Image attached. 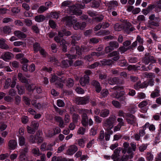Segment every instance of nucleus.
I'll return each instance as SVG.
<instances>
[{"instance_id":"1","label":"nucleus","mask_w":161,"mask_h":161,"mask_svg":"<svg viewBox=\"0 0 161 161\" xmlns=\"http://www.w3.org/2000/svg\"><path fill=\"white\" fill-rule=\"evenodd\" d=\"M123 148L122 149V152L124 154H125L126 152L129 155H123L121 158L120 160L122 161H126L129 159H131L133 157V151H135L136 148V143L135 142H131L130 143V146L128 142H125L123 144Z\"/></svg>"},{"instance_id":"2","label":"nucleus","mask_w":161,"mask_h":161,"mask_svg":"<svg viewBox=\"0 0 161 161\" xmlns=\"http://www.w3.org/2000/svg\"><path fill=\"white\" fill-rule=\"evenodd\" d=\"M116 118L115 116H114L106 119L103 123V126L108 130H111L113 127V124L116 120Z\"/></svg>"},{"instance_id":"3","label":"nucleus","mask_w":161,"mask_h":161,"mask_svg":"<svg viewBox=\"0 0 161 161\" xmlns=\"http://www.w3.org/2000/svg\"><path fill=\"white\" fill-rule=\"evenodd\" d=\"M66 10L67 13L71 14H75L79 15L81 14L82 13L81 11L77 8L75 5L72 6L70 5L68 8H67V9H66Z\"/></svg>"},{"instance_id":"4","label":"nucleus","mask_w":161,"mask_h":161,"mask_svg":"<svg viewBox=\"0 0 161 161\" xmlns=\"http://www.w3.org/2000/svg\"><path fill=\"white\" fill-rule=\"evenodd\" d=\"M142 61L143 63L146 64H147L149 63H154L156 62V60L154 58L150 55L149 53H146L144 56L142 58Z\"/></svg>"},{"instance_id":"5","label":"nucleus","mask_w":161,"mask_h":161,"mask_svg":"<svg viewBox=\"0 0 161 161\" xmlns=\"http://www.w3.org/2000/svg\"><path fill=\"white\" fill-rule=\"evenodd\" d=\"M89 99L88 97H77L75 102L77 105H85L88 103Z\"/></svg>"},{"instance_id":"6","label":"nucleus","mask_w":161,"mask_h":161,"mask_svg":"<svg viewBox=\"0 0 161 161\" xmlns=\"http://www.w3.org/2000/svg\"><path fill=\"white\" fill-rule=\"evenodd\" d=\"M125 119L129 124L134 125L136 123V119L133 115L127 113L126 114Z\"/></svg>"},{"instance_id":"7","label":"nucleus","mask_w":161,"mask_h":161,"mask_svg":"<svg viewBox=\"0 0 161 161\" xmlns=\"http://www.w3.org/2000/svg\"><path fill=\"white\" fill-rule=\"evenodd\" d=\"M87 49L86 47H81V48L78 46H75L74 47H72L70 50V52L72 53V51H74L76 50V53L78 55H80L83 54H84L85 52V51Z\"/></svg>"},{"instance_id":"8","label":"nucleus","mask_w":161,"mask_h":161,"mask_svg":"<svg viewBox=\"0 0 161 161\" xmlns=\"http://www.w3.org/2000/svg\"><path fill=\"white\" fill-rule=\"evenodd\" d=\"M63 20L65 22L66 25L71 26L77 21V19L73 18L71 16H68L64 17Z\"/></svg>"},{"instance_id":"9","label":"nucleus","mask_w":161,"mask_h":161,"mask_svg":"<svg viewBox=\"0 0 161 161\" xmlns=\"http://www.w3.org/2000/svg\"><path fill=\"white\" fill-rule=\"evenodd\" d=\"M120 147L114 150V154L112 156V158L114 161H119V154L121 150L122 151V149Z\"/></svg>"},{"instance_id":"10","label":"nucleus","mask_w":161,"mask_h":161,"mask_svg":"<svg viewBox=\"0 0 161 161\" xmlns=\"http://www.w3.org/2000/svg\"><path fill=\"white\" fill-rule=\"evenodd\" d=\"M72 38V40L71 42V45L73 47L75 46V44L77 43L76 41L80 40L82 37V35L81 34H74V35L71 36Z\"/></svg>"},{"instance_id":"11","label":"nucleus","mask_w":161,"mask_h":161,"mask_svg":"<svg viewBox=\"0 0 161 161\" xmlns=\"http://www.w3.org/2000/svg\"><path fill=\"white\" fill-rule=\"evenodd\" d=\"M14 57L13 54L9 52H6L3 53L1 56V58L5 61H7L12 59Z\"/></svg>"},{"instance_id":"12","label":"nucleus","mask_w":161,"mask_h":161,"mask_svg":"<svg viewBox=\"0 0 161 161\" xmlns=\"http://www.w3.org/2000/svg\"><path fill=\"white\" fill-rule=\"evenodd\" d=\"M108 57H113L112 58L114 61H117L120 58L119 53L118 51H115L108 54Z\"/></svg>"},{"instance_id":"13","label":"nucleus","mask_w":161,"mask_h":161,"mask_svg":"<svg viewBox=\"0 0 161 161\" xmlns=\"http://www.w3.org/2000/svg\"><path fill=\"white\" fill-rule=\"evenodd\" d=\"M80 85L82 86H84L89 82V77L87 75H84L81 77L80 80Z\"/></svg>"},{"instance_id":"14","label":"nucleus","mask_w":161,"mask_h":161,"mask_svg":"<svg viewBox=\"0 0 161 161\" xmlns=\"http://www.w3.org/2000/svg\"><path fill=\"white\" fill-rule=\"evenodd\" d=\"M78 150L77 147L74 145L70 146L68 148L66 154L68 155H72L75 153Z\"/></svg>"},{"instance_id":"15","label":"nucleus","mask_w":161,"mask_h":161,"mask_svg":"<svg viewBox=\"0 0 161 161\" xmlns=\"http://www.w3.org/2000/svg\"><path fill=\"white\" fill-rule=\"evenodd\" d=\"M124 92L123 91L121 92L119 94V96L117 97V99L123 104L125 105L126 103V97L124 96Z\"/></svg>"},{"instance_id":"16","label":"nucleus","mask_w":161,"mask_h":161,"mask_svg":"<svg viewBox=\"0 0 161 161\" xmlns=\"http://www.w3.org/2000/svg\"><path fill=\"white\" fill-rule=\"evenodd\" d=\"M91 84L95 87L96 91L97 92L99 93L101 91L102 88L99 83L98 81L95 80H93Z\"/></svg>"},{"instance_id":"17","label":"nucleus","mask_w":161,"mask_h":161,"mask_svg":"<svg viewBox=\"0 0 161 161\" xmlns=\"http://www.w3.org/2000/svg\"><path fill=\"white\" fill-rule=\"evenodd\" d=\"M14 33L15 36L19 39L25 38L26 37V35L20 31H15Z\"/></svg>"},{"instance_id":"18","label":"nucleus","mask_w":161,"mask_h":161,"mask_svg":"<svg viewBox=\"0 0 161 161\" xmlns=\"http://www.w3.org/2000/svg\"><path fill=\"white\" fill-rule=\"evenodd\" d=\"M81 123L82 125L84 127H86L88 125V117L87 115L81 116Z\"/></svg>"},{"instance_id":"19","label":"nucleus","mask_w":161,"mask_h":161,"mask_svg":"<svg viewBox=\"0 0 161 161\" xmlns=\"http://www.w3.org/2000/svg\"><path fill=\"white\" fill-rule=\"evenodd\" d=\"M8 146L10 149H14L17 146V142L14 140H11L8 142Z\"/></svg>"},{"instance_id":"20","label":"nucleus","mask_w":161,"mask_h":161,"mask_svg":"<svg viewBox=\"0 0 161 161\" xmlns=\"http://www.w3.org/2000/svg\"><path fill=\"white\" fill-rule=\"evenodd\" d=\"M53 132L51 133H48V136L50 137H51L53 136L60 133L61 131L60 129L58 127L54 128L53 129Z\"/></svg>"},{"instance_id":"21","label":"nucleus","mask_w":161,"mask_h":161,"mask_svg":"<svg viewBox=\"0 0 161 161\" xmlns=\"http://www.w3.org/2000/svg\"><path fill=\"white\" fill-rule=\"evenodd\" d=\"M108 83L110 85L118 84L119 83V79L118 77H115L113 78H109L108 80Z\"/></svg>"},{"instance_id":"22","label":"nucleus","mask_w":161,"mask_h":161,"mask_svg":"<svg viewBox=\"0 0 161 161\" xmlns=\"http://www.w3.org/2000/svg\"><path fill=\"white\" fill-rule=\"evenodd\" d=\"M125 27V22L122 24L116 23L114 26V30L117 31H119L124 29Z\"/></svg>"},{"instance_id":"23","label":"nucleus","mask_w":161,"mask_h":161,"mask_svg":"<svg viewBox=\"0 0 161 161\" xmlns=\"http://www.w3.org/2000/svg\"><path fill=\"white\" fill-rule=\"evenodd\" d=\"M0 30L5 34H9L11 32V28L9 26H5L2 27L0 29Z\"/></svg>"},{"instance_id":"24","label":"nucleus","mask_w":161,"mask_h":161,"mask_svg":"<svg viewBox=\"0 0 161 161\" xmlns=\"http://www.w3.org/2000/svg\"><path fill=\"white\" fill-rule=\"evenodd\" d=\"M5 40L3 38L0 39V48L7 50L9 48V47L5 43Z\"/></svg>"},{"instance_id":"25","label":"nucleus","mask_w":161,"mask_h":161,"mask_svg":"<svg viewBox=\"0 0 161 161\" xmlns=\"http://www.w3.org/2000/svg\"><path fill=\"white\" fill-rule=\"evenodd\" d=\"M101 62L103 65L110 66L112 65L114 63L113 60L110 59H104L101 61Z\"/></svg>"},{"instance_id":"26","label":"nucleus","mask_w":161,"mask_h":161,"mask_svg":"<svg viewBox=\"0 0 161 161\" xmlns=\"http://www.w3.org/2000/svg\"><path fill=\"white\" fill-rule=\"evenodd\" d=\"M18 78L21 82L23 83H27L28 82V80L21 73H19L18 74Z\"/></svg>"},{"instance_id":"27","label":"nucleus","mask_w":161,"mask_h":161,"mask_svg":"<svg viewBox=\"0 0 161 161\" xmlns=\"http://www.w3.org/2000/svg\"><path fill=\"white\" fill-rule=\"evenodd\" d=\"M74 84V80L71 78H68L66 81V85L69 88L72 87Z\"/></svg>"},{"instance_id":"28","label":"nucleus","mask_w":161,"mask_h":161,"mask_svg":"<svg viewBox=\"0 0 161 161\" xmlns=\"http://www.w3.org/2000/svg\"><path fill=\"white\" fill-rule=\"evenodd\" d=\"M109 114V111L107 109L102 110L100 112V116L103 118L108 116Z\"/></svg>"},{"instance_id":"29","label":"nucleus","mask_w":161,"mask_h":161,"mask_svg":"<svg viewBox=\"0 0 161 161\" xmlns=\"http://www.w3.org/2000/svg\"><path fill=\"white\" fill-rule=\"evenodd\" d=\"M16 88L18 90V93L19 95H22L25 93V87L24 86L17 85Z\"/></svg>"},{"instance_id":"30","label":"nucleus","mask_w":161,"mask_h":161,"mask_svg":"<svg viewBox=\"0 0 161 161\" xmlns=\"http://www.w3.org/2000/svg\"><path fill=\"white\" fill-rule=\"evenodd\" d=\"M71 5V2L69 1H66L62 3L61 8L64 9H67L66 8H68Z\"/></svg>"},{"instance_id":"31","label":"nucleus","mask_w":161,"mask_h":161,"mask_svg":"<svg viewBox=\"0 0 161 161\" xmlns=\"http://www.w3.org/2000/svg\"><path fill=\"white\" fill-rule=\"evenodd\" d=\"M131 26V24L130 23L127 22H125V27L124 30L126 33H130L129 29Z\"/></svg>"},{"instance_id":"32","label":"nucleus","mask_w":161,"mask_h":161,"mask_svg":"<svg viewBox=\"0 0 161 161\" xmlns=\"http://www.w3.org/2000/svg\"><path fill=\"white\" fill-rule=\"evenodd\" d=\"M62 80L61 78H59L57 77L56 75H53L51 77V78L50 80V81L51 82H57L58 81H62Z\"/></svg>"},{"instance_id":"33","label":"nucleus","mask_w":161,"mask_h":161,"mask_svg":"<svg viewBox=\"0 0 161 161\" xmlns=\"http://www.w3.org/2000/svg\"><path fill=\"white\" fill-rule=\"evenodd\" d=\"M78 113L81 114V116H84L87 114L89 112V110L84 109V108H80L78 110Z\"/></svg>"},{"instance_id":"34","label":"nucleus","mask_w":161,"mask_h":161,"mask_svg":"<svg viewBox=\"0 0 161 161\" xmlns=\"http://www.w3.org/2000/svg\"><path fill=\"white\" fill-rule=\"evenodd\" d=\"M110 34V32L108 30H102L99 31L97 34L98 36H104L108 35Z\"/></svg>"},{"instance_id":"35","label":"nucleus","mask_w":161,"mask_h":161,"mask_svg":"<svg viewBox=\"0 0 161 161\" xmlns=\"http://www.w3.org/2000/svg\"><path fill=\"white\" fill-rule=\"evenodd\" d=\"M31 152L34 155L37 156H39L41 154V153L40 152L39 149L38 148H33L32 149Z\"/></svg>"},{"instance_id":"36","label":"nucleus","mask_w":161,"mask_h":161,"mask_svg":"<svg viewBox=\"0 0 161 161\" xmlns=\"http://www.w3.org/2000/svg\"><path fill=\"white\" fill-rule=\"evenodd\" d=\"M33 47L35 53L37 52L40 50L41 48L40 46V44L38 42H35L33 44Z\"/></svg>"},{"instance_id":"37","label":"nucleus","mask_w":161,"mask_h":161,"mask_svg":"<svg viewBox=\"0 0 161 161\" xmlns=\"http://www.w3.org/2000/svg\"><path fill=\"white\" fill-rule=\"evenodd\" d=\"M35 20L38 22H41L43 21L45 19V17L42 15L36 16L35 18Z\"/></svg>"},{"instance_id":"38","label":"nucleus","mask_w":161,"mask_h":161,"mask_svg":"<svg viewBox=\"0 0 161 161\" xmlns=\"http://www.w3.org/2000/svg\"><path fill=\"white\" fill-rule=\"evenodd\" d=\"M36 138L37 137L36 133V136L33 135H31L28 138V139L30 142L32 143H34L36 142Z\"/></svg>"},{"instance_id":"39","label":"nucleus","mask_w":161,"mask_h":161,"mask_svg":"<svg viewBox=\"0 0 161 161\" xmlns=\"http://www.w3.org/2000/svg\"><path fill=\"white\" fill-rule=\"evenodd\" d=\"M109 45L114 48H117L119 47V44L116 41H112L109 43Z\"/></svg>"},{"instance_id":"40","label":"nucleus","mask_w":161,"mask_h":161,"mask_svg":"<svg viewBox=\"0 0 161 161\" xmlns=\"http://www.w3.org/2000/svg\"><path fill=\"white\" fill-rule=\"evenodd\" d=\"M84 59L89 62L92 61L94 60V56L92 53L86 56Z\"/></svg>"},{"instance_id":"41","label":"nucleus","mask_w":161,"mask_h":161,"mask_svg":"<svg viewBox=\"0 0 161 161\" xmlns=\"http://www.w3.org/2000/svg\"><path fill=\"white\" fill-rule=\"evenodd\" d=\"M104 133L103 130L100 131L99 136L97 138V140L100 142H102L103 141H104Z\"/></svg>"},{"instance_id":"42","label":"nucleus","mask_w":161,"mask_h":161,"mask_svg":"<svg viewBox=\"0 0 161 161\" xmlns=\"http://www.w3.org/2000/svg\"><path fill=\"white\" fill-rule=\"evenodd\" d=\"M51 161H66V158L61 157L54 156L52 158Z\"/></svg>"},{"instance_id":"43","label":"nucleus","mask_w":161,"mask_h":161,"mask_svg":"<svg viewBox=\"0 0 161 161\" xmlns=\"http://www.w3.org/2000/svg\"><path fill=\"white\" fill-rule=\"evenodd\" d=\"M91 7L92 8H97L100 6V3L101 2L100 0H98V1H96L95 0H93Z\"/></svg>"},{"instance_id":"44","label":"nucleus","mask_w":161,"mask_h":161,"mask_svg":"<svg viewBox=\"0 0 161 161\" xmlns=\"http://www.w3.org/2000/svg\"><path fill=\"white\" fill-rule=\"evenodd\" d=\"M80 116L74 113L72 116L73 121L74 123H77L80 119Z\"/></svg>"},{"instance_id":"45","label":"nucleus","mask_w":161,"mask_h":161,"mask_svg":"<svg viewBox=\"0 0 161 161\" xmlns=\"http://www.w3.org/2000/svg\"><path fill=\"white\" fill-rule=\"evenodd\" d=\"M149 19L150 20L152 21H160V19L159 17H156L154 14H152L149 17Z\"/></svg>"},{"instance_id":"46","label":"nucleus","mask_w":161,"mask_h":161,"mask_svg":"<svg viewBox=\"0 0 161 161\" xmlns=\"http://www.w3.org/2000/svg\"><path fill=\"white\" fill-rule=\"evenodd\" d=\"M112 103L115 107L117 108H120L121 107V104L117 101L113 100L112 102Z\"/></svg>"},{"instance_id":"47","label":"nucleus","mask_w":161,"mask_h":161,"mask_svg":"<svg viewBox=\"0 0 161 161\" xmlns=\"http://www.w3.org/2000/svg\"><path fill=\"white\" fill-rule=\"evenodd\" d=\"M134 88L136 90H138L140 88H142L141 82L138 81L134 85Z\"/></svg>"},{"instance_id":"48","label":"nucleus","mask_w":161,"mask_h":161,"mask_svg":"<svg viewBox=\"0 0 161 161\" xmlns=\"http://www.w3.org/2000/svg\"><path fill=\"white\" fill-rule=\"evenodd\" d=\"M19 144L20 146H24L25 144V138L23 136L19 137Z\"/></svg>"},{"instance_id":"49","label":"nucleus","mask_w":161,"mask_h":161,"mask_svg":"<svg viewBox=\"0 0 161 161\" xmlns=\"http://www.w3.org/2000/svg\"><path fill=\"white\" fill-rule=\"evenodd\" d=\"M126 64V61L125 59L119 60L118 62V65L121 67H123L125 66Z\"/></svg>"},{"instance_id":"50","label":"nucleus","mask_w":161,"mask_h":161,"mask_svg":"<svg viewBox=\"0 0 161 161\" xmlns=\"http://www.w3.org/2000/svg\"><path fill=\"white\" fill-rule=\"evenodd\" d=\"M155 5L154 4H152L149 5L145 10L146 12H145L146 14L149 13L153 9L155 8Z\"/></svg>"},{"instance_id":"51","label":"nucleus","mask_w":161,"mask_h":161,"mask_svg":"<svg viewBox=\"0 0 161 161\" xmlns=\"http://www.w3.org/2000/svg\"><path fill=\"white\" fill-rule=\"evenodd\" d=\"M19 159L20 161H27V157L26 154L21 153L19 156Z\"/></svg>"},{"instance_id":"52","label":"nucleus","mask_w":161,"mask_h":161,"mask_svg":"<svg viewBox=\"0 0 161 161\" xmlns=\"http://www.w3.org/2000/svg\"><path fill=\"white\" fill-rule=\"evenodd\" d=\"M103 18L104 16L103 15H101L94 18H93V20L97 22H100L102 21Z\"/></svg>"},{"instance_id":"53","label":"nucleus","mask_w":161,"mask_h":161,"mask_svg":"<svg viewBox=\"0 0 161 161\" xmlns=\"http://www.w3.org/2000/svg\"><path fill=\"white\" fill-rule=\"evenodd\" d=\"M75 52L74 51H72V53H71V52H69V53H66L65 54V56L69 58V59H74L75 58L76 56L74 54H72L73 53Z\"/></svg>"},{"instance_id":"54","label":"nucleus","mask_w":161,"mask_h":161,"mask_svg":"<svg viewBox=\"0 0 161 161\" xmlns=\"http://www.w3.org/2000/svg\"><path fill=\"white\" fill-rule=\"evenodd\" d=\"M48 9L47 7L44 6H41L38 9V12L40 13H42Z\"/></svg>"},{"instance_id":"55","label":"nucleus","mask_w":161,"mask_h":161,"mask_svg":"<svg viewBox=\"0 0 161 161\" xmlns=\"http://www.w3.org/2000/svg\"><path fill=\"white\" fill-rule=\"evenodd\" d=\"M14 100L15 103L16 104L18 105L20 103L21 101V98L19 96L17 95L14 97Z\"/></svg>"},{"instance_id":"56","label":"nucleus","mask_w":161,"mask_h":161,"mask_svg":"<svg viewBox=\"0 0 161 161\" xmlns=\"http://www.w3.org/2000/svg\"><path fill=\"white\" fill-rule=\"evenodd\" d=\"M122 89H123L122 87L116 86L113 88H110L109 91L111 92H113L114 91H120Z\"/></svg>"},{"instance_id":"57","label":"nucleus","mask_w":161,"mask_h":161,"mask_svg":"<svg viewBox=\"0 0 161 161\" xmlns=\"http://www.w3.org/2000/svg\"><path fill=\"white\" fill-rule=\"evenodd\" d=\"M11 81V80L10 78H8L5 80L4 86L5 89H8V88L9 86H10Z\"/></svg>"},{"instance_id":"58","label":"nucleus","mask_w":161,"mask_h":161,"mask_svg":"<svg viewBox=\"0 0 161 161\" xmlns=\"http://www.w3.org/2000/svg\"><path fill=\"white\" fill-rule=\"evenodd\" d=\"M108 91L107 89H103L101 92V94L103 97H105L108 94Z\"/></svg>"},{"instance_id":"59","label":"nucleus","mask_w":161,"mask_h":161,"mask_svg":"<svg viewBox=\"0 0 161 161\" xmlns=\"http://www.w3.org/2000/svg\"><path fill=\"white\" fill-rule=\"evenodd\" d=\"M36 140H37V143L38 144L42 142L43 139L40 136V134L39 133H36Z\"/></svg>"},{"instance_id":"60","label":"nucleus","mask_w":161,"mask_h":161,"mask_svg":"<svg viewBox=\"0 0 161 161\" xmlns=\"http://www.w3.org/2000/svg\"><path fill=\"white\" fill-rule=\"evenodd\" d=\"M159 91L158 90L156 89L155 92H153L152 93L151 96L153 98H155L159 96Z\"/></svg>"},{"instance_id":"61","label":"nucleus","mask_w":161,"mask_h":161,"mask_svg":"<svg viewBox=\"0 0 161 161\" xmlns=\"http://www.w3.org/2000/svg\"><path fill=\"white\" fill-rule=\"evenodd\" d=\"M85 141L82 139H81L78 140V143L79 145L81 147L83 148L85 146Z\"/></svg>"},{"instance_id":"62","label":"nucleus","mask_w":161,"mask_h":161,"mask_svg":"<svg viewBox=\"0 0 161 161\" xmlns=\"http://www.w3.org/2000/svg\"><path fill=\"white\" fill-rule=\"evenodd\" d=\"M147 104L148 103L147 101H143L142 102L139 104L138 107L141 108H142L146 106Z\"/></svg>"},{"instance_id":"63","label":"nucleus","mask_w":161,"mask_h":161,"mask_svg":"<svg viewBox=\"0 0 161 161\" xmlns=\"http://www.w3.org/2000/svg\"><path fill=\"white\" fill-rule=\"evenodd\" d=\"M147 144H143L139 147V149L140 152H143L145 150L147 147Z\"/></svg>"},{"instance_id":"64","label":"nucleus","mask_w":161,"mask_h":161,"mask_svg":"<svg viewBox=\"0 0 161 161\" xmlns=\"http://www.w3.org/2000/svg\"><path fill=\"white\" fill-rule=\"evenodd\" d=\"M146 97L145 94L142 92H139L137 94V97L140 99L145 98Z\"/></svg>"}]
</instances>
